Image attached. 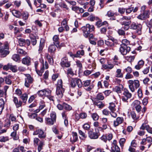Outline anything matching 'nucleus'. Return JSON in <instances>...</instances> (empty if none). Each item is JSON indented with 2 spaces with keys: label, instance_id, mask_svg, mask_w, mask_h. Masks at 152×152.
<instances>
[{
  "label": "nucleus",
  "instance_id": "15",
  "mask_svg": "<svg viewBox=\"0 0 152 152\" xmlns=\"http://www.w3.org/2000/svg\"><path fill=\"white\" fill-rule=\"evenodd\" d=\"M64 91V89L63 88H56V94L58 98H61L62 97L63 93Z\"/></svg>",
  "mask_w": 152,
  "mask_h": 152
},
{
  "label": "nucleus",
  "instance_id": "47",
  "mask_svg": "<svg viewBox=\"0 0 152 152\" xmlns=\"http://www.w3.org/2000/svg\"><path fill=\"white\" fill-rule=\"evenodd\" d=\"M134 58L135 57L134 56H126L125 57V59L129 62H131L134 60Z\"/></svg>",
  "mask_w": 152,
  "mask_h": 152
},
{
  "label": "nucleus",
  "instance_id": "34",
  "mask_svg": "<svg viewBox=\"0 0 152 152\" xmlns=\"http://www.w3.org/2000/svg\"><path fill=\"white\" fill-rule=\"evenodd\" d=\"M12 14L17 18H19L21 15V12L18 11L13 10L12 11Z\"/></svg>",
  "mask_w": 152,
  "mask_h": 152
},
{
  "label": "nucleus",
  "instance_id": "60",
  "mask_svg": "<svg viewBox=\"0 0 152 152\" xmlns=\"http://www.w3.org/2000/svg\"><path fill=\"white\" fill-rule=\"evenodd\" d=\"M28 115L29 117L31 119L34 118L37 116V114L36 113H28Z\"/></svg>",
  "mask_w": 152,
  "mask_h": 152
},
{
  "label": "nucleus",
  "instance_id": "8",
  "mask_svg": "<svg viewBox=\"0 0 152 152\" xmlns=\"http://www.w3.org/2000/svg\"><path fill=\"white\" fill-rule=\"evenodd\" d=\"M142 26L140 24H137L134 23H133L130 26V28L133 29H137V33L139 35L141 33V28Z\"/></svg>",
  "mask_w": 152,
  "mask_h": 152
},
{
  "label": "nucleus",
  "instance_id": "52",
  "mask_svg": "<svg viewBox=\"0 0 152 152\" xmlns=\"http://www.w3.org/2000/svg\"><path fill=\"white\" fill-rule=\"evenodd\" d=\"M17 52L20 54L23 55V56L27 54V53L26 52L24 51L23 50L20 48H18V49Z\"/></svg>",
  "mask_w": 152,
  "mask_h": 152
},
{
  "label": "nucleus",
  "instance_id": "54",
  "mask_svg": "<svg viewBox=\"0 0 152 152\" xmlns=\"http://www.w3.org/2000/svg\"><path fill=\"white\" fill-rule=\"evenodd\" d=\"M83 127L85 130H88L90 129V126L88 124L86 123L83 125Z\"/></svg>",
  "mask_w": 152,
  "mask_h": 152
},
{
  "label": "nucleus",
  "instance_id": "6",
  "mask_svg": "<svg viewBox=\"0 0 152 152\" xmlns=\"http://www.w3.org/2000/svg\"><path fill=\"white\" fill-rule=\"evenodd\" d=\"M119 50L121 53L123 55H125L129 52L130 48L126 45H121Z\"/></svg>",
  "mask_w": 152,
  "mask_h": 152
},
{
  "label": "nucleus",
  "instance_id": "24",
  "mask_svg": "<svg viewBox=\"0 0 152 152\" xmlns=\"http://www.w3.org/2000/svg\"><path fill=\"white\" fill-rule=\"evenodd\" d=\"M59 39L58 36V35H55L53 37L54 44L56 45L57 47H58L59 46V43L58 42Z\"/></svg>",
  "mask_w": 152,
  "mask_h": 152
},
{
  "label": "nucleus",
  "instance_id": "59",
  "mask_svg": "<svg viewBox=\"0 0 152 152\" xmlns=\"http://www.w3.org/2000/svg\"><path fill=\"white\" fill-rule=\"evenodd\" d=\"M50 117L53 120H55L56 122V114L55 112H53L50 114Z\"/></svg>",
  "mask_w": 152,
  "mask_h": 152
},
{
  "label": "nucleus",
  "instance_id": "9",
  "mask_svg": "<svg viewBox=\"0 0 152 152\" xmlns=\"http://www.w3.org/2000/svg\"><path fill=\"white\" fill-rule=\"evenodd\" d=\"M37 94L40 96H49L51 94L50 90L48 89H43L38 91L37 93Z\"/></svg>",
  "mask_w": 152,
  "mask_h": 152
},
{
  "label": "nucleus",
  "instance_id": "33",
  "mask_svg": "<svg viewBox=\"0 0 152 152\" xmlns=\"http://www.w3.org/2000/svg\"><path fill=\"white\" fill-rule=\"evenodd\" d=\"M4 102L2 99H0V114H1L4 108Z\"/></svg>",
  "mask_w": 152,
  "mask_h": 152
},
{
  "label": "nucleus",
  "instance_id": "55",
  "mask_svg": "<svg viewBox=\"0 0 152 152\" xmlns=\"http://www.w3.org/2000/svg\"><path fill=\"white\" fill-rule=\"evenodd\" d=\"M16 135V132L14 131L11 133V136L13 137L14 140H17L18 139V137Z\"/></svg>",
  "mask_w": 152,
  "mask_h": 152
},
{
  "label": "nucleus",
  "instance_id": "29",
  "mask_svg": "<svg viewBox=\"0 0 152 152\" xmlns=\"http://www.w3.org/2000/svg\"><path fill=\"white\" fill-rule=\"evenodd\" d=\"M12 76L8 75L5 77V81L6 83L8 85H10L12 83L11 79Z\"/></svg>",
  "mask_w": 152,
  "mask_h": 152
},
{
  "label": "nucleus",
  "instance_id": "28",
  "mask_svg": "<svg viewBox=\"0 0 152 152\" xmlns=\"http://www.w3.org/2000/svg\"><path fill=\"white\" fill-rule=\"evenodd\" d=\"M144 61L142 60H140L137 65L135 66V68L137 69H140L141 68L144 64Z\"/></svg>",
  "mask_w": 152,
  "mask_h": 152
},
{
  "label": "nucleus",
  "instance_id": "1",
  "mask_svg": "<svg viewBox=\"0 0 152 152\" xmlns=\"http://www.w3.org/2000/svg\"><path fill=\"white\" fill-rule=\"evenodd\" d=\"M82 28L83 33L84 36L86 37H87L90 32L94 30V27L93 25H90L89 24H87L86 26L82 27Z\"/></svg>",
  "mask_w": 152,
  "mask_h": 152
},
{
  "label": "nucleus",
  "instance_id": "3",
  "mask_svg": "<svg viewBox=\"0 0 152 152\" xmlns=\"http://www.w3.org/2000/svg\"><path fill=\"white\" fill-rule=\"evenodd\" d=\"M129 88L132 92H134L135 91V88H137L140 86L139 81L137 80H130L128 82Z\"/></svg>",
  "mask_w": 152,
  "mask_h": 152
},
{
  "label": "nucleus",
  "instance_id": "42",
  "mask_svg": "<svg viewBox=\"0 0 152 152\" xmlns=\"http://www.w3.org/2000/svg\"><path fill=\"white\" fill-rule=\"evenodd\" d=\"M18 43L19 45L20 46H23L25 45V39L22 38L18 39Z\"/></svg>",
  "mask_w": 152,
  "mask_h": 152
},
{
  "label": "nucleus",
  "instance_id": "48",
  "mask_svg": "<svg viewBox=\"0 0 152 152\" xmlns=\"http://www.w3.org/2000/svg\"><path fill=\"white\" fill-rule=\"evenodd\" d=\"M56 88H63L62 81V80L60 79L58 80L57 82V85Z\"/></svg>",
  "mask_w": 152,
  "mask_h": 152
},
{
  "label": "nucleus",
  "instance_id": "63",
  "mask_svg": "<svg viewBox=\"0 0 152 152\" xmlns=\"http://www.w3.org/2000/svg\"><path fill=\"white\" fill-rule=\"evenodd\" d=\"M79 134L84 138H86L87 137V135L85 134V133L84 132H83L81 130H79Z\"/></svg>",
  "mask_w": 152,
  "mask_h": 152
},
{
  "label": "nucleus",
  "instance_id": "7",
  "mask_svg": "<svg viewBox=\"0 0 152 152\" xmlns=\"http://www.w3.org/2000/svg\"><path fill=\"white\" fill-rule=\"evenodd\" d=\"M132 96V94L129 92L128 90L126 89H124L122 99L124 102H127V101L128 99L130 98Z\"/></svg>",
  "mask_w": 152,
  "mask_h": 152
},
{
  "label": "nucleus",
  "instance_id": "11",
  "mask_svg": "<svg viewBox=\"0 0 152 152\" xmlns=\"http://www.w3.org/2000/svg\"><path fill=\"white\" fill-rule=\"evenodd\" d=\"M148 143V148H149L152 144V137H147L146 138L142 139L140 142L141 145H146Z\"/></svg>",
  "mask_w": 152,
  "mask_h": 152
},
{
  "label": "nucleus",
  "instance_id": "2",
  "mask_svg": "<svg viewBox=\"0 0 152 152\" xmlns=\"http://www.w3.org/2000/svg\"><path fill=\"white\" fill-rule=\"evenodd\" d=\"M77 85L79 88L82 86V83L81 80L78 78H71L70 79L69 86L74 88Z\"/></svg>",
  "mask_w": 152,
  "mask_h": 152
},
{
  "label": "nucleus",
  "instance_id": "22",
  "mask_svg": "<svg viewBox=\"0 0 152 152\" xmlns=\"http://www.w3.org/2000/svg\"><path fill=\"white\" fill-rule=\"evenodd\" d=\"M45 45V40L42 39L40 40V45L38 50L39 53H40L42 51Z\"/></svg>",
  "mask_w": 152,
  "mask_h": 152
},
{
  "label": "nucleus",
  "instance_id": "30",
  "mask_svg": "<svg viewBox=\"0 0 152 152\" xmlns=\"http://www.w3.org/2000/svg\"><path fill=\"white\" fill-rule=\"evenodd\" d=\"M113 146L111 148H114L116 151V152H120V149L119 147L117 145V141L115 140H114L113 142Z\"/></svg>",
  "mask_w": 152,
  "mask_h": 152
},
{
  "label": "nucleus",
  "instance_id": "50",
  "mask_svg": "<svg viewBox=\"0 0 152 152\" xmlns=\"http://www.w3.org/2000/svg\"><path fill=\"white\" fill-rule=\"evenodd\" d=\"M12 58L13 60L16 61H18L20 59L19 56L17 54H14L12 56Z\"/></svg>",
  "mask_w": 152,
  "mask_h": 152
},
{
  "label": "nucleus",
  "instance_id": "49",
  "mask_svg": "<svg viewBox=\"0 0 152 152\" xmlns=\"http://www.w3.org/2000/svg\"><path fill=\"white\" fill-rule=\"evenodd\" d=\"M39 109L40 110L42 109L45 106V103L43 101H41L39 103Z\"/></svg>",
  "mask_w": 152,
  "mask_h": 152
},
{
  "label": "nucleus",
  "instance_id": "23",
  "mask_svg": "<svg viewBox=\"0 0 152 152\" xmlns=\"http://www.w3.org/2000/svg\"><path fill=\"white\" fill-rule=\"evenodd\" d=\"M103 67L105 69L110 70L113 69L114 67V65L112 64H108L102 65Z\"/></svg>",
  "mask_w": 152,
  "mask_h": 152
},
{
  "label": "nucleus",
  "instance_id": "14",
  "mask_svg": "<svg viewBox=\"0 0 152 152\" xmlns=\"http://www.w3.org/2000/svg\"><path fill=\"white\" fill-rule=\"evenodd\" d=\"M61 66L64 68V67H68L70 66V64L69 62L68 61L66 57L62 58L61 61Z\"/></svg>",
  "mask_w": 152,
  "mask_h": 152
},
{
  "label": "nucleus",
  "instance_id": "4",
  "mask_svg": "<svg viewBox=\"0 0 152 152\" xmlns=\"http://www.w3.org/2000/svg\"><path fill=\"white\" fill-rule=\"evenodd\" d=\"M9 49V44L7 42H5L4 44L3 47H0V53L3 57L6 56L9 53L8 50Z\"/></svg>",
  "mask_w": 152,
  "mask_h": 152
},
{
  "label": "nucleus",
  "instance_id": "36",
  "mask_svg": "<svg viewBox=\"0 0 152 152\" xmlns=\"http://www.w3.org/2000/svg\"><path fill=\"white\" fill-rule=\"evenodd\" d=\"M10 69L13 72H16L17 71L18 67L16 65H12L11 64L9 65Z\"/></svg>",
  "mask_w": 152,
  "mask_h": 152
},
{
  "label": "nucleus",
  "instance_id": "32",
  "mask_svg": "<svg viewBox=\"0 0 152 152\" xmlns=\"http://www.w3.org/2000/svg\"><path fill=\"white\" fill-rule=\"evenodd\" d=\"M123 86L122 85H120L119 86H115L114 88V91L116 92L118 94L121 93V91Z\"/></svg>",
  "mask_w": 152,
  "mask_h": 152
},
{
  "label": "nucleus",
  "instance_id": "25",
  "mask_svg": "<svg viewBox=\"0 0 152 152\" xmlns=\"http://www.w3.org/2000/svg\"><path fill=\"white\" fill-rule=\"evenodd\" d=\"M56 45L54 44L51 45L49 47L48 51L50 53H54L56 50Z\"/></svg>",
  "mask_w": 152,
  "mask_h": 152
},
{
  "label": "nucleus",
  "instance_id": "51",
  "mask_svg": "<svg viewBox=\"0 0 152 152\" xmlns=\"http://www.w3.org/2000/svg\"><path fill=\"white\" fill-rule=\"evenodd\" d=\"M22 15L23 16V18L24 20H27L28 17V12H23Z\"/></svg>",
  "mask_w": 152,
  "mask_h": 152
},
{
  "label": "nucleus",
  "instance_id": "57",
  "mask_svg": "<svg viewBox=\"0 0 152 152\" xmlns=\"http://www.w3.org/2000/svg\"><path fill=\"white\" fill-rule=\"evenodd\" d=\"M87 115L86 113L83 112L80 114L79 117L81 118L85 119L87 117Z\"/></svg>",
  "mask_w": 152,
  "mask_h": 152
},
{
  "label": "nucleus",
  "instance_id": "37",
  "mask_svg": "<svg viewBox=\"0 0 152 152\" xmlns=\"http://www.w3.org/2000/svg\"><path fill=\"white\" fill-rule=\"evenodd\" d=\"M121 24L123 25H124V27H123L124 29L125 30H128L129 28V25L130 24V22H124L123 23H121Z\"/></svg>",
  "mask_w": 152,
  "mask_h": 152
},
{
  "label": "nucleus",
  "instance_id": "61",
  "mask_svg": "<svg viewBox=\"0 0 152 152\" xmlns=\"http://www.w3.org/2000/svg\"><path fill=\"white\" fill-rule=\"evenodd\" d=\"M126 140L124 138H122L119 140V143L121 147L124 146V145L125 142Z\"/></svg>",
  "mask_w": 152,
  "mask_h": 152
},
{
  "label": "nucleus",
  "instance_id": "18",
  "mask_svg": "<svg viewBox=\"0 0 152 152\" xmlns=\"http://www.w3.org/2000/svg\"><path fill=\"white\" fill-rule=\"evenodd\" d=\"M13 101L17 108L21 106L22 102L20 100L18 101V99L16 97H13Z\"/></svg>",
  "mask_w": 152,
  "mask_h": 152
},
{
  "label": "nucleus",
  "instance_id": "41",
  "mask_svg": "<svg viewBox=\"0 0 152 152\" xmlns=\"http://www.w3.org/2000/svg\"><path fill=\"white\" fill-rule=\"evenodd\" d=\"M94 104L95 105L97 106L99 108H102L104 106V104H103L102 102L100 101L98 102L95 101L94 102Z\"/></svg>",
  "mask_w": 152,
  "mask_h": 152
},
{
  "label": "nucleus",
  "instance_id": "26",
  "mask_svg": "<svg viewBox=\"0 0 152 152\" xmlns=\"http://www.w3.org/2000/svg\"><path fill=\"white\" fill-rule=\"evenodd\" d=\"M45 120L46 123L47 124L50 125H53L54 123L55 122V120L49 118H46Z\"/></svg>",
  "mask_w": 152,
  "mask_h": 152
},
{
  "label": "nucleus",
  "instance_id": "45",
  "mask_svg": "<svg viewBox=\"0 0 152 152\" xmlns=\"http://www.w3.org/2000/svg\"><path fill=\"white\" fill-rule=\"evenodd\" d=\"M44 145V142L43 141H41L38 147V150L39 152H40L43 148V146Z\"/></svg>",
  "mask_w": 152,
  "mask_h": 152
},
{
  "label": "nucleus",
  "instance_id": "39",
  "mask_svg": "<svg viewBox=\"0 0 152 152\" xmlns=\"http://www.w3.org/2000/svg\"><path fill=\"white\" fill-rule=\"evenodd\" d=\"M91 117L94 121H97L99 119V116L96 113L91 114Z\"/></svg>",
  "mask_w": 152,
  "mask_h": 152
},
{
  "label": "nucleus",
  "instance_id": "43",
  "mask_svg": "<svg viewBox=\"0 0 152 152\" xmlns=\"http://www.w3.org/2000/svg\"><path fill=\"white\" fill-rule=\"evenodd\" d=\"M63 107L65 110L67 111H69L72 109V107L71 106L65 103H63Z\"/></svg>",
  "mask_w": 152,
  "mask_h": 152
},
{
  "label": "nucleus",
  "instance_id": "31",
  "mask_svg": "<svg viewBox=\"0 0 152 152\" xmlns=\"http://www.w3.org/2000/svg\"><path fill=\"white\" fill-rule=\"evenodd\" d=\"M131 17L130 16H124L121 19V23H123L124 22H130V24L131 23V21L130 19Z\"/></svg>",
  "mask_w": 152,
  "mask_h": 152
},
{
  "label": "nucleus",
  "instance_id": "20",
  "mask_svg": "<svg viewBox=\"0 0 152 152\" xmlns=\"http://www.w3.org/2000/svg\"><path fill=\"white\" fill-rule=\"evenodd\" d=\"M123 75H124L122 72L121 69H117L115 72V77L118 78H122L123 77Z\"/></svg>",
  "mask_w": 152,
  "mask_h": 152
},
{
  "label": "nucleus",
  "instance_id": "40",
  "mask_svg": "<svg viewBox=\"0 0 152 152\" xmlns=\"http://www.w3.org/2000/svg\"><path fill=\"white\" fill-rule=\"evenodd\" d=\"M141 103L138 100L134 101L132 104V106L134 108L140 105Z\"/></svg>",
  "mask_w": 152,
  "mask_h": 152
},
{
  "label": "nucleus",
  "instance_id": "56",
  "mask_svg": "<svg viewBox=\"0 0 152 152\" xmlns=\"http://www.w3.org/2000/svg\"><path fill=\"white\" fill-rule=\"evenodd\" d=\"M96 26L98 28L102 26V22L101 20L98 19L96 23Z\"/></svg>",
  "mask_w": 152,
  "mask_h": 152
},
{
  "label": "nucleus",
  "instance_id": "44",
  "mask_svg": "<svg viewBox=\"0 0 152 152\" xmlns=\"http://www.w3.org/2000/svg\"><path fill=\"white\" fill-rule=\"evenodd\" d=\"M109 107V108L111 111H113L115 110V104L113 103H110Z\"/></svg>",
  "mask_w": 152,
  "mask_h": 152
},
{
  "label": "nucleus",
  "instance_id": "35",
  "mask_svg": "<svg viewBox=\"0 0 152 152\" xmlns=\"http://www.w3.org/2000/svg\"><path fill=\"white\" fill-rule=\"evenodd\" d=\"M72 135L73 137V139H72V138H71V140H72L73 142H76L78 139V137L77 134L75 132H73L72 133Z\"/></svg>",
  "mask_w": 152,
  "mask_h": 152
},
{
  "label": "nucleus",
  "instance_id": "62",
  "mask_svg": "<svg viewBox=\"0 0 152 152\" xmlns=\"http://www.w3.org/2000/svg\"><path fill=\"white\" fill-rule=\"evenodd\" d=\"M91 81L90 80H86L84 82H83V85L84 87H86L88 86H89Z\"/></svg>",
  "mask_w": 152,
  "mask_h": 152
},
{
  "label": "nucleus",
  "instance_id": "12",
  "mask_svg": "<svg viewBox=\"0 0 152 152\" xmlns=\"http://www.w3.org/2000/svg\"><path fill=\"white\" fill-rule=\"evenodd\" d=\"M38 135L39 137L40 138H44L46 137V134L41 129H37L34 131L33 135Z\"/></svg>",
  "mask_w": 152,
  "mask_h": 152
},
{
  "label": "nucleus",
  "instance_id": "46",
  "mask_svg": "<svg viewBox=\"0 0 152 152\" xmlns=\"http://www.w3.org/2000/svg\"><path fill=\"white\" fill-rule=\"evenodd\" d=\"M88 19L91 21H93L95 20H98V18L92 15H91L89 16L88 18Z\"/></svg>",
  "mask_w": 152,
  "mask_h": 152
},
{
  "label": "nucleus",
  "instance_id": "38",
  "mask_svg": "<svg viewBox=\"0 0 152 152\" xmlns=\"http://www.w3.org/2000/svg\"><path fill=\"white\" fill-rule=\"evenodd\" d=\"M20 98L22 100L23 102L25 103L28 98V95L26 93L23 94L20 96Z\"/></svg>",
  "mask_w": 152,
  "mask_h": 152
},
{
  "label": "nucleus",
  "instance_id": "58",
  "mask_svg": "<svg viewBox=\"0 0 152 152\" xmlns=\"http://www.w3.org/2000/svg\"><path fill=\"white\" fill-rule=\"evenodd\" d=\"M104 96H103L102 94L101 93L98 94L96 97V98L99 100H102L104 99Z\"/></svg>",
  "mask_w": 152,
  "mask_h": 152
},
{
  "label": "nucleus",
  "instance_id": "27",
  "mask_svg": "<svg viewBox=\"0 0 152 152\" xmlns=\"http://www.w3.org/2000/svg\"><path fill=\"white\" fill-rule=\"evenodd\" d=\"M84 50H78L76 54H75V55H74L75 57L76 58H81V57L80 56V55L83 56L84 55Z\"/></svg>",
  "mask_w": 152,
  "mask_h": 152
},
{
  "label": "nucleus",
  "instance_id": "53",
  "mask_svg": "<svg viewBox=\"0 0 152 152\" xmlns=\"http://www.w3.org/2000/svg\"><path fill=\"white\" fill-rule=\"evenodd\" d=\"M9 140V138L7 137H4L1 136L0 137V141L5 142L8 141Z\"/></svg>",
  "mask_w": 152,
  "mask_h": 152
},
{
  "label": "nucleus",
  "instance_id": "5",
  "mask_svg": "<svg viewBox=\"0 0 152 152\" xmlns=\"http://www.w3.org/2000/svg\"><path fill=\"white\" fill-rule=\"evenodd\" d=\"M150 14V11L148 10H145L142 13L138 15L137 18L141 20H145L149 18Z\"/></svg>",
  "mask_w": 152,
  "mask_h": 152
},
{
  "label": "nucleus",
  "instance_id": "19",
  "mask_svg": "<svg viewBox=\"0 0 152 152\" xmlns=\"http://www.w3.org/2000/svg\"><path fill=\"white\" fill-rule=\"evenodd\" d=\"M41 63L42 64V67L41 69V72H43L45 69H48V66L47 61H45L44 62L43 59L40 60Z\"/></svg>",
  "mask_w": 152,
  "mask_h": 152
},
{
  "label": "nucleus",
  "instance_id": "16",
  "mask_svg": "<svg viewBox=\"0 0 152 152\" xmlns=\"http://www.w3.org/2000/svg\"><path fill=\"white\" fill-rule=\"evenodd\" d=\"M124 121V119L122 117H118L116 120L114 121L113 125L115 127H116L121 124Z\"/></svg>",
  "mask_w": 152,
  "mask_h": 152
},
{
  "label": "nucleus",
  "instance_id": "10",
  "mask_svg": "<svg viewBox=\"0 0 152 152\" xmlns=\"http://www.w3.org/2000/svg\"><path fill=\"white\" fill-rule=\"evenodd\" d=\"M25 85L27 87H29L31 84L32 83L33 79L29 74L25 75Z\"/></svg>",
  "mask_w": 152,
  "mask_h": 152
},
{
  "label": "nucleus",
  "instance_id": "17",
  "mask_svg": "<svg viewBox=\"0 0 152 152\" xmlns=\"http://www.w3.org/2000/svg\"><path fill=\"white\" fill-rule=\"evenodd\" d=\"M105 44L109 47H112L114 45L113 39H109V38L108 37L105 40Z\"/></svg>",
  "mask_w": 152,
  "mask_h": 152
},
{
  "label": "nucleus",
  "instance_id": "13",
  "mask_svg": "<svg viewBox=\"0 0 152 152\" xmlns=\"http://www.w3.org/2000/svg\"><path fill=\"white\" fill-rule=\"evenodd\" d=\"M88 137L91 139H97L99 135V133L94 132L91 130H90L88 132Z\"/></svg>",
  "mask_w": 152,
  "mask_h": 152
},
{
  "label": "nucleus",
  "instance_id": "64",
  "mask_svg": "<svg viewBox=\"0 0 152 152\" xmlns=\"http://www.w3.org/2000/svg\"><path fill=\"white\" fill-rule=\"evenodd\" d=\"M131 115L132 118L134 120H136L138 118V117L136 116L135 113L134 112L131 113Z\"/></svg>",
  "mask_w": 152,
  "mask_h": 152
},
{
  "label": "nucleus",
  "instance_id": "21",
  "mask_svg": "<svg viewBox=\"0 0 152 152\" xmlns=\"http://www.w3.org/2000/svg\"><path fill=\"white\" fill-rule=\"evenodd\" d=\"M30 58L28 57H26L22 59V63L23 64L29 65L30 64L31 62Z\"/></svg>",
  "mask_w": 152,
  "mask_h": 152
}]
</instances>
